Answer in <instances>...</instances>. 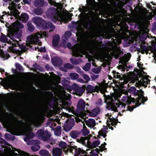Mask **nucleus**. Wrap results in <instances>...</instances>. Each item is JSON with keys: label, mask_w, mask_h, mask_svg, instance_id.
I'll return each instance as SVG.
<instances>
[{"label": "nucleus", "mask_w": 156, "mask_h": 156, "mask_svg": "<svg viewBox=\"0 0 156 156\" xmlns=\"http://www.w3.org/2000/svg\"><path fill=\"white\" fill-rule=\"evenodd\" d=\"M100 142L98 140L94 141L93 143V145L94 147H97L99 145Z\"/></svg>", "instance_id": "40"}, {"label": "nucleus", "mask_w": 156, "mask_h": 156, "mask_svg": "<svg viewBox=\"0 0 156 156\" xmlns=\"http://www.w3.org/2000/svg\"><path fill=\"white\" fill-rule=\"evenodd\" d=\"M71 34H72L69 31H66L65 33V37H70L71 36Z\"/></svg>", "instance_id": "42"}, {"label": "nucleus", "mask_w": 156, "mask_h": 156, "mask_svg": "<svg viewBox=\"0 0 156 156\" xmlns=\"http://www.w3.org/2000/svg\"><path fill=\"white\" fill-rule=\"evenodd\" d=\"M13 14L15 16H17L20 14V12L16 9H15L13 10Z\"/></svg>", "instance_id": "37"}, {"label": "nucleus", "mask_w": 156, "mask_h": 156, "mask_svg": "<svg viewBox=\"0 0 156 156\" xmlns=\"http://www.w3.org/2000/svg\"><path fill=\"white\" fill-rule=\"evenodd\" d=\"M12 27L10 26L6 27L9 29L8 31L7 35L6 36L3 33H1L0 36V41L2 42L11 43L10 39L8 40L7 37H9L11 40L16 41V39H19L22 36V31L19 29H22L24 27L23 25L20 22H15L12 24Z\"/></svg>", "instance_id": "1"}, {"label": "nucleus", "mask_w": 156, "mask_h": 156, "mask_svg": "<svg viewBox=\"0 0 156 156\" xmlns=\"http://www.w3.org/2000/svg\"><path fill=\"white\" fill-rule=\"evenodd\" d=\"M29 18V15L26 13H22L21 16L20 20L23 23H26Z\"/></svg>", "instance_id": "14"}, {"label": "nucleus", "mask_w": 156, "mask_h": 156, "mask_svg": "<svg viewBox=\"0 0 156 156\" xmlns=\"http://www.w3.org/2000/svg\"><path fill=\"white\" fill-rule=\"evenodd\" d=\"M37 27L38 28L40 29H46L50 28V32L52 31L55 29V27L51 22L48 21L47 22L44 20H42L40 25H39Z\"/></svg>", "instance_id": "6"}, {"label": "nucleus", "mask_w": 156, "mask_h": 156, "mask_svg": "<svg viewBox=\"0 0 156 156\" xmlns=\"http://www.w3.org/2000/svg\"><path fill=\"white\" fill-rule=\"evenodd\" d=\"M138 75L141 77V79L138 81V83L140 85L146 87V84L150 82V80L148 79L149 77L142 70L139 73Z\"/></svg>", "instance_id": "5"}, {"label": "nucleus", "mask_w": 156, "mask_h": 156, "mask_svg": "<svg viewBox=\"0 0 156 156\" xmlns=\"http://www.w3.org/2000/svg\"><path fill=\"white\" fill-rule=\"evenodd\" d=\"M148 47H150L151 48V50L152 51H155L156 50V45L155 46H154L153 47H152L150 45L148 46Z\"/></svg>", "instance_id": "54"}, {"label": "nucleus", "mask_w": 156, "mask_h": 156, "mask_svg": "<svg viewBox=\"0 0 156 156\" xmlns=\"http://www.w3.org/2000/svg\"><path fill=\"white\" fill-rule=\"evenodd\" d=\"M43 19L40 17H34L32 20L33 23L38 26L41 23Z\"/></svg>", "instance_id": "17"}, {"label": "nucleus", "mask_w": 156, "mask_h": 156, "mask_svg": "<svg viewBox=\"0 0 156 156\" xmlns=\"http://www.w3.org/2000/svg\"><path fill=\"white\" fill-rule=\"evenodd\" d=\"M73 126V122L69 123V122H68L67 124L64 125V129L66 131L68 132L72 128Z\"/></svg>", "instance_id": "16"}, {"label": "nucleus", "mask_w": 156, "mask_h": 156, "mask_svg": "<svg viewBox=\"0 0 156 156\" xmlns=\"http://www.w3.org/2000/svg\"><path fill=\"white\" fill-rule=\"evenodd\" d=\"M92 69V71L95 73H99L101 71V69Z\"/></svg>", "instance_id": "46"}, {"label": "nucleus", "mask_w": 156, "mask_h": 156, "mask_svg": "<svg viewBox=\"0 0 156 156\" xmlns=\"http://www.w3.org/2000/svg\"><path fill=\"white\" fill-rule=\"evenodd\" d=\"M130 79V77L129 76H125L123 77L124 81L125 83H127L128 81Z\"/></svg>", "instance_id": "33"}, {"label": "nucleus", "mask_w": 156, "mask_h": 156, "mask_svg": "<svg viewBox=\"0 0 156 156\" xmlns=\"http://www.w3.org/2000/svg\"><path fill=\"white\" fill-rule=\"evenodd\" d=\"M119 59V63L121 65L117 66L118 68H126L125 67H126V68H130L126 67L127 63L129 61L128 59L122 57L120 58Z\"/></svg>", "instance_id": "9"}, {"label": "nucleus", "mask_w": 156, "mask_h": 156, "mask_svg": "<svg viewBox=\"0 0 156 156\" xmlns=\"http://www.w3.org/2000/svg\"><path fill=\"white\" fill-rule=\"evenodd\" d=\"M107 128L106 126H103V127L101 129H103L104 130V133L105 134V131L107 130Z\"/></svg>", "instance_id": "53"}, {"label": "nucleus", "mask_w": 156, "mask_h": 156, "mask_svg": "<svg viewBox=\"0 0 156 156\" xmlns=\"http://www.w3.org/2000/svg\"><path fill=\"white\" fill-rule=\"evenodd\" d=\"M122 90H121L120 91H117L112 94L111 96H109L108 100H109L108 102H111L112 104V102L116 101H119L118 98H119L122 95Z\"/></svg>", "instance_id": "7"}, {"label": "nucleus", "mask_w": 156, "mask_h": 156, "mask_svg": "<svg viewBox=\"0 0 156 156\" xmlns=\"http://www.w3.org/2000/svg\"><path fill=\"white\" fill-rule=\"evenodd\" d=\"M64 68H73L74 66L69 63L65 64L64 65Z\"/></svg>", "instance_id": "28"}, {"label": "nucleus", "mask_w": 156, "mask_h": 156, "mask_svg": "<svg viewBox=\"0 0 156 156\" xmlns=\"http://www.w3.org/2000/svg\"><path fill=\"white\" fill-rule=\"evenodd\" d=\"M20 49L23 51V52H25L27 51V49H28V48H27L25 45H23V44L21 45L20 46Z\"/></svg>", "instance_id": "31"}, {"label": "nucleus", "mask_w": 156, "mask_h": 156, "mask_svg": "<svg viewBox=\"0 0 156 156\" xmlns=\"http://www.w3.org/2000/svg\"><path fill=\"white\" fill-rule=\"evenodd\" d=\"M106 145L105 143H104L103 144L101 145V147L102 150H104V146Z\"/></svg>", "instance_id": "59"}, {"label": "nucleus", "mask_w": 156, "mask_h": 156, "mask_svg": "<svg viewBox=\"0 0 156 156\" xmlns=\"http://www.w3.org/2000/svg\"><path fill=\"white\" fill-rule=\"evenodd\" d=\"M91 67V64L89 62L87 63L82 68H90Z\"/></svg>", "instance_id": "38"}, {"label": "nucleus", "mask_w": 156, "mask_h": 156, "mask_svg": "<svg viewBox=\"0 0 156 156\" xmlns=\"http://www.w3.org/2000/svg\"><path fill=\"white\" fill-rule=\"evenodd\" d=\"M35 4L37 7H42L44 5V0H36Z\"/></svg>", "instance_id": "19"}, {"label": "nucleus", "mask_w": 156, "mask_h": 156, "mask_svg": "<svg viewBox=\"0 0 156 156\" xmlns=\"http://www.w3.org/2000/svg\"><path fill=\"white\" fill-rule=\"evenodd\" d=\"M34 13L37 15H41L43 11L40 8L36 9L34 10Z\"/></svg>", "instance_id": "27"}, {"label": "nucleus", "mask_w": 156, "mask_h": 156, "mask_svg": "<svg viewBox=\"0 0 156 156\" xmlns=\"http://www.w3.org/2000/svg\"><path fill=\"white\" fill-rule=\"evenodd\" d=\"M85 107V104L83 100H80L78 102L77 107L79 108H83Z\"/></svg>", "instance_id": "22"}, {"label": "nucleus", "mask_w": 156, "mask_h": 156, "mask_svg": "<svg viewBox=\"0 0 156 156\" xmlns=\"http://www.w3.org/2000/svg\"><path fill=\"white\" fill-rule=\"evenodd\" d=\"M16 68H23L22 66L18 63H16L15 64Z\"/></svg>", "instance_id": "44"}, {"label": "nucleus", "mask_w": 156, "mask_h": 156, "mask_svg": "<svg viewBox=\"0 0 156 156\" xmlns=\"http://www.w3.org/2000/svg\"><path fill=\"white\" fill-rule=\"evenodd\" d=\"M83 77L87 82L89 81L90 80L89 76L87 75H84Z\"/></svg>", "instance_id": "49"}, {"label": "nucleus", "mask_w": 156, "mask_h": 156, "mask_svg": "<svg viewBox=\"0 0 156 156\" xmlns=\"http://www.w3.org/2000/svg\"><path fill=\"white\" fill-rule=\"evenodd\" d=\"M33 66L34 67L33 68H42L39 65L37 64L36 63H35V64H33ZM27 67L28 68H30V67H29L28 65H27Z\"/></svg>", "instance_id": "29"}, {"label": "nucleus", "mask_w": 156, "mask_h": 156, "mask_svg": "<svg viewBox=\"0 0 156 156\" xmlns=\"http://www.w3.org/2000/svg\"><path fill=\"white\" fill-rule=\"evenodd\" d=\"M148 48L147 47L146 45H142L140 46V51H139L142 54H144L145 53V51L147 50V49Z\"/></svg>", "instance_id": "24"}, {"label": "nucleus", "mask_w": 156, "mask_h": 156, "mask_svg": "<svg viewBox=\"0 0 156 156\" xmlns=\"http://www.w3.org/2000/svg\"><path fill=\"white\" fill-rule=\"evenodd\" d=\"M85 27L87 29H90L91 28V24L89 22L87 23L85 25Z\"/></svg>", "instance_id": "41"}, {"label": "nucleus", "mask_w": 156, "mask_h": 156, "mask_svg": "<svg viewBox=\"0 0 156 156\" xmlns=\"http://www.w3.org/2000/svg\"><path fill=\"white\" fill-rule=\"evenodd\" d=\"M117 123V120L116 119L114 118H111L110 117L108 118L107 122V124L108 127L110 129H111L112 130L113 129V128L111 126L110 127V125L114 126L116 125Z\"/></svg>", "instance_id": "10"}, {"label": "nucleus", "mask_w": 156, "mask_h": 156, "mask_svg": "<svg viewBox=\"0 0 156 156\" xmlns=\"http://www.w3.org/2000/svg\"><path fill=\"white\" fill-rule=\"evenodd\" d=\"M9 44H11L13 47H15L16 46V44L15 42H14L13 43L11 42V43H9Z\"/></svg>", "instance_id": "62"}, {"label": "nucleus", "mask_w": 156, "mask_h": 156, "mask_svg": "<svg viewBox=\"0 0 156 156\" xmlns=\"http://www.w3.org/2000/svg\"><path fill=\"white\" fill-rule=\"evenodd\" d=\"M73 16L72 13H69V16L67 17V18L70 20H71L72 18H71V17Z\"/></svg>", "instance_id": "56"}, {"label": "nucleus", "mask_w": 156, "mask_h": 156, "mask_svg": "<svg viewBox=\"0 0 156 156\" xmlns=\"http://www.w3.org/2000/svg\"><path fill=\"white\" fill-rule=\"evenodd\" d=\"M130 91L131 92L136 93L135 91H136V88L134 87H131L129 89Z\"/></svg>", "instance_id": "47"}, {"label": "nucleus", "mask_w": 156, "mask_h": 156, "mask_svg": "<svg viewBox=\"0 0 156 156\" xmlns=\"http://www.w3.org/2000/svg\"><path fill=\"white\" fill-rule=\"evenodd\" d=\"M70 61L72 64L76 65L79 64L81 62V60L80 59H77L71 58H70Z\"/></svg>", "instance_id": "23"}, {"label": "nucleus", "mask_w": 156, "mask_h": 156, "mask_svg": "<svg viewBox=\"0 0 156 156\" xmlns=\"http://www.w3.org/2000/svg\"><path fill=\"white\" fill-rule=\"evenodd\" d=\"M93 10H94L96 12H97L99 11V9L97 8H93Z\"/></svg>", "instance_id": "63"}, {"label": "nucleus", "mask_w": 156, "mask_h": 156, "mask_svg": "<svg viewBox=\"0 0 156 156\" xmlns=\"http://www.w3.org/2000/svg\"><path fill=\"white\" fill-rule=\"evenodd\" d=\"M82 132L83 134L84 135L88 134L89 133L88 130L86 129H83L82 130Z\"/></svg>", "instance_id": "48"}, {"label": "nucleus", "mask_w": 156, "mask_h": 156, "mask_svg": "<svg viewBox=\"0 0 156 156\" xmlns=\"http://www.w3.org/2000/svg\"><path fill=\"white\" fill-rule=\"evenodd\" d=\"M39 51L41 52H45L46 50L45 47H41L39 49Z\"/></svg>", "instance_id": "45"}, {"label": "nucleus", "mask_w": 156, "mask_h": 156, "mask_svg": "<svg viewBox=\"0 0 156 156\" xmlns=\"http://www.w3.org/2000/svg\"><path fill=\"white\" fill-rule=\"evenodd\" d=\"M113 54L115 59H117L119 57L120 53L119 52H113Z\"/></svg>", "instance_id": "35"}, {"label": "nucleus", "mask_w": 156, "mask_h": 156, "mask_svg": "<svg viewBox=\"0 0 156 156\" xmlns=\"http://www.w3.org/2000/svg\"><path fill=\"white\" fill-rule=\"evenodd\" d=\"M71 137L73 138H75L77 136V134L76 132H73L70 134Z\"/></svg>", "instance_id": "34"}, {"label": "nucleus", "mask_w": 156, "mask_h": 156, "mask_svg": "<svg viewBox=\"0 0 156 156\" xmlns=\"http://www.w3.org/2000/svg\"><path fill=\"white\" fill-rule=\"evenodd\" d=\"M153 27L154 29L156 30V21L154 23Z\"/></svg>", "instance_id": "64"}, {"label": "nucleus", "mask_w": 156, "mask_h": 156, "mask_svg": "<svg viewBox=\"0 0 156 156\" xmlns=\"http://www.w3.org/2000/svg\"><path fill=\"white\" fill-rule=\"evenodd\" d=\"M104 130L103 129H101V130H100L99 132V135L100 136H103L104 137H105L106 136V133H107L106 131H105V134H104Z\"/></svg>", "instance_id": "32"}, {"label": "nucleus", "mask_w": 156, "mask_h": 156, "mask_svg": "<svg viewBox=\"0 0 156 156\" xmlns=\"http://www.w3.org/2000/svg\"><path fill=\"white\" fill-rule=\"evenodd\" d=\"M113 32L112 30L104 31L102 34L103 37L105 38L109 39L113 36L112 34Z\"/></svg>", "instance_id": "12"}, {"label": "nucleus", "mask_w": 156, "mask_h": 156, "mask_svg": "<svg viewBox=\"0 0 156 156\" xmlns=\"http://www.w3.org/2000/svg\"><path fill=\"white\" fill-rule=\"evenodd\" d=\"M40 148L39 145H35L31 147L32 150L34 151H36L38 150Z\"/></svg>", "instance_id": "30"}, {"label": "nucleus", "mask_w": 156, "mask_h": 156, "mask_svg": "<svg viewBox=\"0 0 156 156\" xmlns=\"http://www.w3.org/2000/svg\"><path fill=\"white\" fill-rule=\"evenodd\" d=\"M14 47L13 46H10L8 48L11 51H12L13 50Z\"/></svg>", "instance_id": "60"}, {"label": "nucleus", "mask_w": 156, "mask_h": 156, "mask_svg": "<svg viewBox=\"0 0 156 156\" xmlns=\"http://www.w3.org/2000/svg\"><path fill=\"white\" fill-rule=\"evenodd\" d=\"M136 107H128L127 108V110L130 111H132L133 110L134 108H135Z\"/></svg>", "instance_id": "51"}, {"label": "nucleus", "mask_w": 156, "mask_h": 156, "mask_svg": "<svg viewBox=\"0 0 156 156\" xmlns=\"http://www.w3.org/2000/svg\"><path fill=\"white\" fill-rule=\"evenodd\" d=\"M61 151L58 148H55L53 150V155L54 156H61Z\"/></svg>", "instance_id": "20"}, {"label": "nucleus", "mask_w": 156, "mask_h": 156, "mask_svg": "<svg viewBox=\"0 0 156 156\" xmlns=\"http://www.w3.org/2000/svg\"><path fill=\"white\" fill-rule=\"evenodd\" d=\"M79 9L80 12H84L85 11V7L83 6L82 8L80 7L79 8Z\"/></svg>", "instance_id": "52"}, {"label": "nucleus", "mask_w": 156, "mask_h": 156, "mask_svg": "<svg viewBox=\"0 0 156 156\" xmlns=\"http://www.w3.org/2000/svg\"><path fill=\"white\" fill-rule=\"evenodd\" d=\"M28 27V30L30 32H33L35 29V27L32 24L31 22L28 21L27 23Z\"/></svg>", "instance_id": "21"}, {"label": "nucleus", "mask_w": 156, "mask_h": 156, "mask_svg": "<svg viewBox=\"0 0 156 156\" xmlns=\"http://www.w3.org/2000/svg\"><path fill=\"white\" fill-rule=\"evenodd\" d=\"M137 66L138 67H139V68H145V67H143V64L141 63V62L140 63H137Z\"/></svg>", "instance_id": "50"}, {"label": "nucleus", "mask_w": 156, "mask_h": 156, "mask_svg": "<svg viewBox=\"0 0 156 156\" xmlns=\"http://www.w3.org/2000/svg\"><path fill=\"white\" fill-rule=\"evenodd\" d=\"M60 39V36L56 34L53 37L52 44L53 46H57L59 43Z\"/></svg>", "instance_id": "13"}, {"label": "nucleus", "mask_w": 156, "mask_h": 156, "mask_svg": "<svg viewBox=\"0 0 156 156\" xmlns=\"http://www.w3.org/2000/svg\"><path fill=\"white\" fill-rule=\"evenodd\" d=\"M100 109L99 108H97L94 109L90 113V115L92 116H97L100 112Z\"/></svg>", "instance_id": "18"}, {"label": "nucleus", "mask_w": 156, "mask_h": 156, "mask_svg": "<svg viewBox=\"0 0 156 156\" xmlns=\"http://www.w3.org/2000/svg\"><path fill=\"white\" fill-rule=\"evenodd\" d=\"M147 35L146 34H142L140 37V41H141L144 44L145 41L147 38Z\"/></svg>", "instance_id": "26"}, {"label": "nucleus", "mask_w": 156, "mask_h": 156, "mask_svg": "<svg viewBox=\"0 0 156 156\" xmlns=\"http://www.w3.org/2000/svg\"><path fill=\"white\" fill-rule=\"evenodd\" d=\"M52 64L55 66L58 67L61 66L63 63V61L60 57H54L51 59Z\"/></svg>", "instance_id": "8"}, {"label": "nucleus", "mask_w": 156, "mask_h": 156, "mask_svg": "<svg viewBox=\"0 0 156 156\" xmlns=\"http://www.w3.org/2000/svg\"><path fill=\"white\" fill-rule=\"evenodd\" d=\"M66 146V144L65 142H61L59 144V146L64 148Z\"/></svg>", "instance_id": "39"}, {"label": "nucleus", "mask_w": 156, "mask_h": 156, "mask_svg": "<svg viewBox=\"0 0 156 156\" xmlns=\"http://www.w3.org/2000/svg\"><path fill=\"white\" fill-rule=\"evenodd\" d=\"M86 125L90 128H93L95 125V120L92 119H90L87 120L86 122Z\"/></svg>", "instance_id": "15"}, {"label": "nucleus", "mask_w": 156, "mask_h": 156, "mask_svg": "<svg viewBox=\"0 0 156 156\" xmlns=\"http://www.w3.org/2000/svg\"><path fill=\"white\" fill-rule=\"evenodd\" d=\"M46 14L55 22L60 17L58 10L54 7L49 9L47 12Z\"/></svg>", "instance_id": "4"}, {"label": "nucleus", "mask_w": 156, "mask_h": 156, "mask_svg": "<svg viewBox=\"0 0 156 156\" xmlns=\"http://www.w3.org/2000/svg\"><path fill=\"white\" fill-rule=\"evenodd\" d=\"M147 99L143 95L140 96L138 99L136 100V101L137 103H139L140 102H145L147 101Z\"/></svg>", "instance_id": "25"}, {"label": "nucleus", "mask_w": 156, "mask_h": 156, "mask_svg": "<svg viewBox=\"0 0 156 156\" xmlns=\"http://www.w3.org/2000/svg\"><path fill=\"white\" fill-rule=\"evenodd\" d=\"M85 51L82 49L74 50L73 52V55L75 57H82L83 55L81 54L85 55Z\"/></svg>", "instance_id": "11"}, {"label": "nucleus", "mask_w": 156, "mask_h": 156, "mask_svg": "<svg viewBox=\"0 0 156 156\" xmlns=\"http://www.w3.org/2000/svg\"><path fill=\"white\" fill-rule=\"evenodd\" d=\"M67 47L69 49H71L72 48V45L70 43L68 42L67 44Z\"/></svg>", "instance_id": "55"}, {"label": "nucleus", "mask_w": 156, "mask_h": 156, "mask_svg": "<svg viewBox=\"0 0 156 156\" xmlns=\"http://www.w3.org/2000/svg\"><path fill=\"white\" fill-rule=\"evenodd\" d=\"M48 152L47 151L42 150L40 151V154L42 156H44L45 155V154H48Z\"/></svg>", "instance_id": "36"}, {"label": "nucleus", "mask_w": 156, "mask_h": 156, "mask_svg": "<svg viewBox=\"0 0 156 156\" xmlns=\"http://www.w3.org/2000/svg\"><path fill=\"white\" fill-rule=\"evenodd\" d=\"M147 7L148 8L150 9H151V5H150V3H147Z\"/></svg>", "instance_id": "61"}, {"label": "nucleus", "mask_w": 156, "mask_h": 156, "mask_svg": "<svg viewBox=\"0 0 156 156\" xmlns=\"http://www.w3.org/2000/svg\"><path fill=\"white\" fill-rule=\"evenodd\" d=\"M108 85L107 83H102L99 84L98 86H96L95 88L92 85L87 86V90L90 92L98 91L99 90L103 94L106 91V88Z\"/></svg>", "instance_id": "3"}, {"label": "nucleus", "mask_w": 156, "mask_h": 156, "mask_svg": "<svg viewBox=\"0 0 156 156\" xmlns=\"http://www.w3.org/2000/svg\"><path fill=\"white\" fill-rule=\"evenodd\" d=\"M23 2L25 4H29L30 2L28 0H23Z\"/></svg>", "instance_id": "58"}, {"label": "nucleus", "mask_w": 156, "mask_h": 156, "mask_svg": "<svg viewBox=\"0 0 156 156\" xmlns=\"http://www.w3.org/2000/svg\"><path fill=\"white\" fill-rule=\"evenodd\" d=\"M86 140L85 137H82L80 139V141L82 144L84 143V141Z\"/></svg>", "instance_id": "57"}, {"label": "nucleus", "mask_w": 156, "mask_h": 156, "mask_svg": "<svg viewBox=\"0 0 156 156\" xmlns=\"http://www.w3.org/2000/svg\"><path fill=\"white\" fill-rule=\"evenodd\" d=\"M48 32H44L42 33L37 32L34 35L28 36L27 39L30 42L31 44H38L41 45V43L39 39L42 38L43 36L45 37H48Z\"/></svg>", "instance_id": "2"}, {"label": "nucleus", "mask_w": 156, "mask_h": 156, "mask_svg": "<svg viewBox=\"0 0 156 156\" xmlns=\"http://www.w3.org/2000/svg\"><path fill=\"white\" fill-rule=\"evenodd\" d=\"M48 1L51 5H55L56 3L55 2L54 0H48Z\"/></svg>", "instance_id": "43"}]
</instances>
